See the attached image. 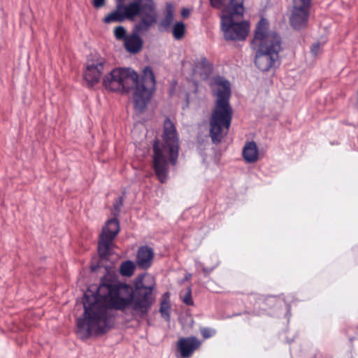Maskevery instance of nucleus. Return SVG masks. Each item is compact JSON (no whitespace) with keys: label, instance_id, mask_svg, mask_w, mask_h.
Masks as SVG:
<instances>
[{"label":"nucleus","instance_id":"nucleus-1","mask_svg":"<svg viewBox=\"0 0 358 358\" xmlns=\"http://www.w3.org/2000/svg\"><path fill=\"white\" fill-rule=\"evenodd\" d=\"M132 303V286L106 277L101 280L96 292L84 294L83 317L77 320L79 333L87 338L92 331L105 334L113 325L109 309L124 311Z\"/></svg>","mask_w":358,"mask_h":358},{"label":"nucleus","instance_id":"nucleus-2","mask_svg":"<svg viewBox=\"0 0 358 358\" xmlns=\"http://www.w3.org/2000/svg\"><path fill=\"white\" fill-rule=\"evenodd\" d=\"M155 77L150 66H145L143 75L131 68H117L106 75L103 79L104 87L111 92H129L134 89V108L142 113L155 89Z\"/></svg>","mask_w":358,"mask_h":358},{"label":"nucleus","instance_id":"nucleus-3","mask_svg":"<svg viewBox=\"0 0 358 358\" xmlns=\"http://www.w3.org/2000/svg\"><path fill=\"white\" fill-rule=\"evenodd\" d=\"M214 83L217 88L213 94L217 99L210 117L209 134L212 142L218 144L229 132L233 117V109L229 102L230 83L223 77L218 76L214 79Z\"/></svg>","mask_w":358,"mask_h":358},{"label":"nucleus","instance_id":"nucleus-4","mask_svg":"<svg viewBox=\"0 0 358 358\" xmlns=\"http://www.w3.org/2000/svg\"><path fill=\"white\" fill-rule=\"evenodd\" d=\"M270 24H257L251 45L257 50L255 64L262 71L275 67L281 50L282 38Z\"/></svg>","mask_w":358,"mask_h":358},{"label":"nucleus","instance_id":"nucleus-5","mask_svg":"<svg viewBox=\"0 0 358 358\" xmlns=\"http://www.w3.org/2000/svg\"><path fill=\"white\" fill-rule=\"evenodd\" d=\"M162 147L159 148V141L156 139L153 143V166L158 180L164 183L169 174V163L165 154L169 155V162L175 166L179 155V138L176 127L169 117L164 122L162 134Z\"/></svg>","mask_w":358,"mask_h":358},{"label":"nucleus","instance_id":"nucleus-6","mask_svg":"<svg viewBox=\"0 0 358 358\" xmlns=\"http://www.w3.org/2000/svg\"><path fill=\"white\" fill-rule=\"evenodd\" d=\"M155 278L146 274H140L134 280L132 303L131 307L135 314L144 318L156 299Z\"/></svg>","mask_w":358,"mask_h":358},{"label":"nucleus","instance_id":"nucleus-7","mask_svg":"<svg viewBox=\"0 0 358 358\" xmlns=\"http://www.w3.org/2000/svg\"><path fill=\"white\" fill-rule=\"evenodd\" d=\"M120 230V222L117 217L108 220L103 226L98 241V254L101 259H108L113 254V241Z\"/></svg>","mask_w":358,"mask_h":358},{"label":"nucleus","instance_id":"nucleus-8","mask_svg":"<svg viewBox=\"0 0 358 358\" xmlns=\"http://www.w3.org/2000/svg\"><path fill=\"white\" fill-rule=\"evenodd\" d=\"M244 0H230L222 10V22H248L243 20Z\"/></svg>","mask_w":358,"mask_h":358},{"label":"nucleus","instance_id":"nucleus-9","mask_svg":"<svg viewBox=\"0 0 358 358\" xmlns=\"http://www.w3.org/2000/svg\"><path fill=\"white\" fill-rule=\"evenodd\" d=\"M141 11V6L138 3H131L127 6H118L117 9L110 13L104 19V22L112 21L122 22L124 20H133Z\"/></svg>","mask_w":358,"mask_h":358},{"label":"nucleus","instance_id":"nucleus-10","mask_svg":"<svg viewBox=\"0 0 358 358\" xmlns=\"http://www.w3.org/2000/svg\"><path fill=\"white\" fill-rule=\"evenodd\" d=\"M220 29L227 41H242L246 39L250 24H220Z\"/></svg>","mask_w":358,"mask_h":358},{"label":"nucleus","instance_id":"nucleus-11","mask_svg":"<svg viewBox=\"0 0 358 358\" xmlns=\"http://www.w3.org/2000/svg\"><path fill=\"white\" fill-rule=\"evenodd\" d=\"M250 301L253 305L252 313L254 315H261L264 314L268 308L273 307L275 303L280 306L282 301L275 296H264L260 294H252L250 296Z\"/></svg>","mask_w":358,"mask_h":358},{"label":"nucleus","instance_id":"nucleus-12","mask_svg":"<svg viewBox=\"0 0 358 358\" xmlns=\"http://www.w3.org/2000/svg\"><path fill=\"white\" fill-rule=\"evenodd\" d=\"M104 64L105 62L103 60L87 62L83 77L89 87H92L99 82L103 71Z\"/></svg>","mask_w":358,"mask_h":358},{"label":"nucleus","instance_id":"nucleus-13","mask_svg":"<svg viewBox=\"0 0 358 358\" xmlns=\"http://www.w3.org/2000/svg\"><path fill=\"white\" fill-rule=\"evenodd\" d=\"M201 343L202 341L196 336L182 337L178 341L177 347L182 357L189 358L200 348Z\"/></svg>","mask_w":358,"mask_h":358},{"label":"nucleus","instance_id":"nucleus-14","mask_svg":"<svg viewBox=\"0 0 358 358\" xmlns=\"http://www.w3.org/2000/svg\"><path fill=\"white\" fill-rule=\"evenodd\" d=\"M154 257L155 253L152 248L148 245L141 246L137 250L136 264L139 268L148 270L152 264Z\"/></svg>","mask_w":358,"mask_h":358},{"label":"nucleus","instance_id":"nucleus-15","mask_svg":"<svg viewBox=\"0 0 358 358\" xmlns=\"http://www.w3.org/2000/svg\"><path fill=\"white\" fill-rule=\"evenodd\" d=\"M312 0H295L291 22H306Z\"/></svg>","mask_w":358,"mask_h":358},{"label":"nucleus","instance_id":"nucleus-16","mask_svg":"<svg viewBox=\"0 0 358 358\" xmlns=\"http://www.w3.org/2000/svg\"><path fill=\"white\" fill-rule=\"evenodd\" d=\"M212 71V65L205 57H201L194 60L192 74L199 75L203 78H206Z\"/></svg>","mask_w":358,"mask_h":358},{"label":"nucleus","instance_id":"nucleus-17","mask_svg":"<svg viewBox=\"0 0 358 358\" xmlns=\"http://www.w3.org/2000/svg\"><path fill=\"white\" fill-rule=\"evenodd\" d=\"M124 45L127 52L136 54L142 49L143 40L137 33L133 31L124 38Z\"/></svg>","mask_w":358,"mask_h":358},{"label":"nucleus","instance_id":"nucleus-18","mask_svg":"<svg viewBox=\"0 0 358 358\" xmlns=\"http://www.w3.org/2000/svg\"><path fill=\"white\" fill-rule=\"evenodd\" d=\"M243 157L247 163H255L259 159V152L256 143L246 142L243 149Z\"/></svg>","mask_w":358,"mask_h":358},{"label":"nucleus","instance_id":"nucleus-19","mask_svg":"<svg viewBox=\"0 0 358 358\" xmlns=\"http://www.w3.org/2000/svg\"><path fill=\"white\" fill-rule=\"evenodd\" d=\"M170 294L169 292H166L162 296V299L160 303L159 307V313L162 317L167 322H169L171 320V314H170Z\"/></svg>","mask_w":358,"mask_h":358},{"label":"nucleus","instance_id":"nucleus-20","mask_svg":"<svg viewBox=\"0 0 358 358\" xmlns=\"http://www.w3.org/2000/svg\"><path fill=\"white\" fill-rule=\"evenodd\" d=\"M136 265L133 261L127 260L123 262L120 266V273L122 276L131 277L135 271Z\"/></svg>","mask_w":358,"mask_h":358},{"label":"nucleus","instance_id":"nucleus-21","mask_svg":"<svg viewBox=\"0 0 358 358\" xmlns=\"http://www.w3.org/2000/svg\"><path fill=\"white\" fill-rule=\"evenodd\" d=\"M175 7L171 3H166L164 10V19L163 22H172L174 19Z\"/></svg>","mask_w":358,"mask_h":358},{"label":"nucleus","instance_id":"nucleus-22","mask_svg":"<svg viewBox=\"0 0 358 358\" xmlns=\"http://www.w3.org/2000/svg\"><path fill=\"white\" fill-rule=\"evenodd\" d=\"M185 24H173V35L175 39L180 40L181 39L185 31Z\"/></svg>","mask_w":358,"mask_h":358},{"label":"nucleus","instance_id":"nucleus-23","mask_svg":"<svg viewBox=\"0 0 358 358\" xmlns=\"http://www.w3.org/2000/svg\"><path fill=\"white\" fill-rule=\"evenodd\" d=\"M124 198L123 196H120L113 203V215L114 217H118L121 211V208L123 206Z\"/></svg>","mask_w":358,"mask_h":358},{"label":"nucleus","instance_id":"nucleus-24","mask_svg":"<svg viewBox=\"0 0 358 358\" xmlns=\"http://www.w3.org/2000/svg\"><path fill=\"white\" fill-rule=\"evenodd\" d=\"M152 24H136L133 31L137 33L138 35L143 34L148 31L150 26Z\"/></svg>","mask_w":358,"mask_h":358},{"label":"nucleus","instance_id":"nucleus-25","mask_svg":"<svg viewBox=\"0 0 358 358\" xmlns=\"http://www.w3.org/2000/svg\"><path fill=\"white\" fill-rule=\"evenodd\" d=\"M200 332L204 339L210 338L216 334V330L209 327L200 328Z\"/></svg>","mask_w":358,"mask_h":358},{"label":"nucleus","instance_id":"nucleus-26","mask_svg":"<svg viewBox=\"0 0 358 358\" xmlns=\"http://www.w3.org/2000/svg\"><path fill=\"white\" fill-rule=\"evenodd\" d=\"M115 36L118 40H123L127 37L126 34V30L122 26H118L115 29Z\"/></svg>","mask_w":358,"mask_h":358},{"label":"nucleus","instance_id":"nucleus-27","mask_svg":"<svg viewBox=\"0 0 358 358\" xmlns=\"http://www.w3.org/2000/svg\"><path fill=\"white\" fill-rule=\"evenodd\" d=\"M182 301L184 303H185L186 305H188V306H192L194 304V302H193V300L192 298V290H191L190 287H189L187 289V291L182 299Z\"/></svg>","mask_w":358,"mask_h":358},{"label":"nucleus","instance_id":"nucleus-28","mask_svg":"<svg viewBox=\"0 0 358 358\" xmlns=\"http://www.w3.org/2000/svg\"><path fill=\"white\" fill-rule=\"evenodd\" d=\"M320 45L321 43L320 42L315 43L312 45L310 52L313 55L316 56L318 55L320 52Z\"/></svg>","mask_w":358,"mask_h":358},{"label":"nucleus","instance_id":"nucleus-29","mask_svg":"<svg viewBox=\"0 0 358 358\" xmlns=\"http://www.w3.org/2000/svg\"><path fill=\"white\" fill-rule=\"evenodd\" d=\"M226 0H210L211 5L213 7L220 8L224 5Z\"/></svg>","mask_w":358,"mask_h":358},{"label":"nucleus","instance_id":"nucleus-30","mask_svg":"<svg viewBox=\"0 0 358 358\" xmlns=\"http://www.w3.org/2000/svg\"><path fill=\"white\" fill-rule=\"evenodd\" d=\"M191 14V10L188 8H183L181 10V16L182 19H187Z\"/></svg>","mask_w":358,"mask_h":358},{"label":"nucleus","instance_id":"nucleus-31","mask_svg":"<svg viewBox=\"0 0 358 358\" xmlns=\"http://www.w3.org/2000/svg\"><path fill=\"white\" fill-rule=\"evenodd\" d=\"M92 3L95 8H101L104 5L105 0H93Z\"/></svg>","mask_w":358,"mask_h":358},{"label":"nucleus","instance_id":"nucleus-32","mask_svg":"<svg viewBox=\"0 0 358 358\" xmlns=\"http://www.w3.org/2000/svg\"><path fill=\"white\" fill-rule=\"evenodd\" d=\"M215 266L208 268V267H203V269L201 270L205 276H207L209 275L215 268Z\"/></svg>","mask_w":358,"mask_h":358},{"label":"nucleus","instance_id":"nucleus-33","mask_svg":"<svg viewBox=\"0 0 358 358\" xmlns=\"http://www.w3.org/2000/svg\"><path fill=\"white\" fill-rule=\"evenodd\" d=\"M195 266L196 269H203V267H205L203 263H201L199 260H195Z\"/></svg>","mask_w":358,"mask_h":358},{"label":"nucleus","instance_id":"nucleus-34","mask_svg":"<svg viewBox=\"0 0 358 358\" xmlns=\"http://www.w3.org/2000/svg\"><path fill=\"white\" fill-rule=\"evenodd\" d=\"M294 29H300L302 27H304L306 24H291Z\"/></svg>","mask_w":358,"mask_h":358},{"label":"nucleus","instance_id":"nucleus-35","mask_svg":"<svg viewBox=\"0 0 358 358\" xmlns=\"http://www.w3.org/2000/svg\"><path fill=\"white\" fill-rule=\"evenodd\" d=\"M170 24H165V23L159 24V29L160 31H162L163 27H166V26H169Z\"/></svg>","mask_w":358,"mask_h":358},{"label":"nucleus","instance_id":"nucleus-36","mask_svg":"<svg viewBox=\"0 0 358 358\" xmlns=\"http://www.w3.org/2000/svg\"><path fill=\"white\" fill-rule=\"evenodd\" d=\"M286 307H287V314L289 313H290V306L289 304H286Z\"/></svg>","mask_w":358,"mask_h":358},{"label":"nucleus","instance_id":"nucleus-37","mask_svg":"<svg viewBox=\"0 0 358 358\" xmlns=\"http://www.w3.org/2000/svg\"><path fill=\"white\" fill-rule=\"evenodd\" d=\"M97 268H98V266L92 265V266H91V269L92 271H95L97 269Z\"/></svg>","mask_w":358,"mask_h":358},{"label":"nucleus","instance_id":"nucleus-38","mask_svg":"<svg viewBox=\"0 0 358 358\" xmlns=\"http://www.w3.org/2000/svg\"><path fill=\"white\" fill-rule=\"evenodd\" d=\"M259 22H261V23L267 22V20L264 17H262V19L260 20V21Z\"/></svg>","mask_w":358,"mask_h":358},{"label":"nucleus","instance_id":"nucleus-39","mask_svg":"<svg viewBox=\"0 0 358 358\" xmlns=\"http://www.w3.org/2000/svg\"><path fill=\"white\" fill-rule=\"evenodd\" d=\"M188 99V97L187 98ZM189 105V101H187V106Z\"/></svg>","mask_w":358,"mask_h":358}]
</instances>
